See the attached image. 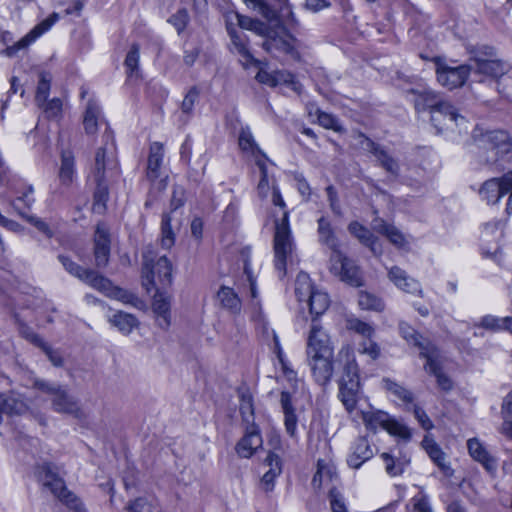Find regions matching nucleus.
I'll use <instances>...</instances> for the list:
<instances>
[{
  "label": "nucleus",
  "mask_w": 512,
  "mask_h": 512,
  "mask_svg": "<svg viewBox=\"0 0 512 512\" xmlns=\"http://www.w3.org/2000/svg\"><path fill=\"white\" fill-rule=\"evenodd\" d=\"M405 168L397 159L386 156V184L401 182Z\"/></svg>",
  "instance_id": "obj_48"
},
{
  "label": "nucleus",
  "mask_w": 512,
  "mask_h": 512,
  "mask_svg": "<svg viewBox=\"0 0 512 512\" xmlns=\"http://www.w3.org/2000/svg\"><path fill=\"white\" fill-rule=\"evenodd\" d=\"M389 279L400 290L423 297V290L420 282L410 276L399 267H392L389 271Z\"/></svg>",
  "instance_id": "obj_21"
},
{
  "label": "nucleus",
  "mask_w": 512,
  "mask_h": 512,
  "mask_svg": "<svg viewBox=\"0 0 512 512\" xmlns=\"http://www.w3.org/2000/svg\"><path fill=\"white\" fill-rule=\"evenodd\" d=\"M467 445L469 453L473 459L480 462L487 470L495 469V460L490 457L485 447L477 439L468 440Z\"/></svg>",
  "instance_id": "obj_36"
},
{
  "label": "nucleus",
  "mask_w": 512,
  "mask_h": 512,
  "mask_svg": "<svg viewBox=\"0 0 512 512\" xmlns=\"http://www.w3.org/2000/svg\"><path fill=\"white\" fill-rule=\"evenodd\" d=\"M265 463L269 466V470L262 476L260 485L265 492H270L274 488L276 477L282 471V465L279 456L273 452L267 455Z\"/></svg>",
  "instance_id": "obj_27"
},
{
  "label": "nucleus",
  "mask_w": 512,
  "mask_h": 512,
  "mask_svg": "<svg viewBox=\"0 0 512 512\" xmlns=\"http://www.w3.org/2000/svg\"><path fill=\"white\" fill-rule=\"evenodd\" d=\"M110 234L103 223H99L94 234V258L97 268L108 265L110 256Z\"/></svg>",
  "instance_id": "obj_16"
},
{
  "label": "nucleus",
  "mask_w": 512,
  "mask_h": 512,
  "mask_svg": "<svg viewBox=\"0 0 512 512\" xmlns=\"http://www.w3.org/2000/svg\"><path fill=\"white\" fill-rule=\"evenodd\" d=\"M471 70V66L468 65L452 67L442 61H436L437 81L441 86L448 90H453L463 86L467 81Z\"/></svg>",
  "instance_id": "obj_11"
},
{
  "label": "nucleus",
  "mask_w": 512,
  "mask_h": 512,
  "mask_svg": "<svg viewBox=\"0 0 512 512\" xmlns=\"http://www.w3.org/2000/svg\"><path fill=\"white\" fill-rule=\"evenodd\" d=\"M101 120V110L93 100H89L83 117V125L86 134L93 135L96 133L98 123Z\"/></svg>",
  "instance_id": "obj_38"
},
{
  "label": "nucleus",
  "mask_w": 512,
  "mask_h": 512,
  "mask_svg": "<svg viewBox=\"0 0 512 512\" xmlns=\"http://www.w3.org/2000/svg\"><path fill=\"white\" fill-rule=\"evenodd\" d=\"M401 183H404L413 189H419L425 184V172L420 167L413 169L405 168Z\"/></svg>",
  "instance_id": "obj_46"
},
{
  "label": "nucleus",
  "mask_w": 512,
  "mask_h": 512,
  "mask_svg": "<svg viewBox=\"0 0 512 512\" xmlns=\"http://www.w3.org/2000/svg\"><path fill=\"white\" fill-rule=\"evenodd\" d=\"M82 281L109 298L119 300L133 307L142 305V301L135 294L114 286L108 278L94 270L88 269Z\"/></svg>",
  "instance_id": "obj_8"
},
{
  "label": "nucleus",
  "mask_w": 512,
  "mask_h": 512,
  "mask_svg": "<svg viewBox=\"0 0 512 512\" xmlns=\"http://www.w3.org/2000/svg\"><path fill=\"white\" fill-rule=\"evenodd\" d=\"M503 234V224L500 221H495L493 223H488L485 225L482 237L483 241H489L491 236H494L496 239H499Z\"/></svg>",
  "instance_id": "obj_63"
},
{
  "label": "nucleus",
  "mask_w": 512,
  "mask_h": 512,
  "mask_svg": "<svg viewBox=\"0 0 512 512\" xmlns=\"http://www.w3.org/2000/svg\"><path fill=\"white\" fill-rule=\"evenodd\" d=\"M262 443L258 428L252 424L247 427L245 435L237 443L236 451L240 457L250 458L262 446Z\"/></svg>",
  "instance_id": "obj_18"
},
{
  "label": "nucleus",
  "mask_w": 512,
  "mask_h": 512,
  "mask_svg": "<svg viewBox=\"0 0 512 512\" xmlns=\"http://www.w3.org/2000/svg\"><path fill=\"white\" fill-rule=\"evenodd\" d=\"M504 422L502 424V433L512 438V391L505 397L502 405Z\"/></svg>",
  "instance_id": "obj_50"
},
{
  "label": "nucleus",
  "mask_w": 512,
  "mask_h": 512,
  "mask_svg": "<svg viewBox=\"0 0 512 512\" xmlns=\"http://www.w3.org/2000/svg\"><path fill=\"white\" fill-rule=\"evenodd\" d=\"M366 428L372 432L384 428V413L382 411H367L362 413Z\"/></svg>",
  "instance_id": "obj_51"
},
{
  "label": "nucleus",
  "mask_w": 512,
  "mask_h": 512,
  "mask_svg": "<svg viewBox=\"0 0 512 512\" xmlns=\"http://www.w3.org/2000/svg\"><path fill=\"white\" fill-rule=\"evenodd\" d=\"M103 145L97 148L91 175L94 181H110L119 175V164L112 131L107 127L102 134Z\"/></svg>",
  "instance_id": "obj_3"
},
{
  "label": "nucleus",
  "mask_w": 512,
  "mask_h": 512,
  "mask_svg": "<svg viewBox=\"0 0 512 512\" xmlns=\"http://www.w3.org/2000/svg\"><path fill=\"white\" fill-rule=\"evenodd\" d=\"M386 432L397 439L399 448H404L412 437L411 429L401 420L386 413Z\"/></svg>",
  "instance_id": "obj_26"
},
{
  "label": "nucleus",
  "mask_w": 512,
  "mask_h": 512,
  "mask_svg": "<svg viewBox=\"0 0 512 512\" xmlns=\"http://www.w3.org/2000/svg\"><path fill=\"white\" fill-rule=\"evenodd\" d=\"M491 142V156L486 158V161H496L499 154H504L509 151V137L506 132L501 130L490 131Z\"/></svg>",
  "instance_id": "obj_35"
},
{
  "label": "nucleus",
  "mask_w": 512,
  "mask_h": 512,
  "mask_svg": "<svg viewBox=\"0 0 512 512\" xmlns=\"http://www.w3.org/2000/svg\"><path fill=\"white\" fill-rule=\"evenodd\" d=\"M240 413L247 424H253L254 407L252 397L249 393H242L240 396Z\"/></svg>",
  "instance_id": "obj_54"
},
{
  "label": "nucleus",
  "mask_w": 512,
  "mask_h": 512,
  "mask_svg": "<svg viewBox=\"0 0 512 512\" xmlns=\"http://www.w3.org/2000/svg\"><path fill=\"white\" fill-rule=\"evenodd\" d=\"M189 16L185 9L177 11L176 14L172 15L169 22L176 28L178 33H181L188 23Z\"/></svg>",
  "instance_id": "obj_64"
},
{
  "label": "nucleus",
  "mask_w": 512,
  "mask_h": 512,
  "mask_svg": "<svg viewBox=\"0 0 512 512\" xmlns=\"http://www.w3.org/2000/svg\"><path fill=\"white\" fill-rule=\"evenodd\" d=\"M334 355H309L307 356L313 379L322 386L328 384L333 376Z\"/></svg>",
  "instance_id": "obj_15"
},
{
  "label": "nucleus",
  "mask_w": 512,
  "mask_h": 512,
  "mask_svg": "<svg viewBox=\"0 0 512 512\" xmlns=\"http://www.w3.org/2000/svg\"><path fill=\"white\" fill-rule=\"evenodd\" d=\"M494 55L493 48L483 47L482 50L474 52L472 61L474 66H471L477 73L483 74L492 78H500L510 71V66L497 59H492Z\"/></svg>",
  "instance_id": "obj_9"
},
{
  "label": "nucleus",
  "mask_w": 512,
  "mask_h": 512,
  "mask_svg": "<svg viewBox=\"0 0 512 512\" xmlns=\"http://www.w3.org/2000/svg\"><path fill=\"white\" fill-rule=\"evenodd\" d=\"M317 119L319 124L326 129H332L335 131L340 130L338 120L332 114L317 110Z\"/></svg>",
  "instance_id": "obj_61"
},
{
  "label": "nucleus",
  "mask_w": 512,
  "mask_h": 512,
  "mask_svg": "<svg viewBox=\"0 0 512 512\" xmlns=\"http://www.w3.org/2000/svg\"><path fill=\"white\" fill-rule=\"evenodd\" d=\"M139 50V45L133 44L125 58V66L129 76L138 74Z\"/></svg>",
  "instance_id": "obj_57"
},
{
  "label": "nucleus",
  "mask_w": 512,
  "mask_h": 512,
  "mask_svg": "<svg viewBox=\"0 0 512 512\" xmlns=\"http://www.w3.org/2000/svg\"><path fill=\"white\" fill-rule=\"evenodd\" d=\"M142 277L143 286L148 292L156 287V277L160 284L168 286L172 282V264L165 256L155 261L152 247L147 246L143 251Z\"/></svg>",
  "instance_id": "obj_5"
},
{
  "label": "nucleus",
  "mask_w": 512,
  "mask_h": 512,
  "mask_svg": "<svg viewBox=\"0 0 512 512\" xmlns=\"http://www.w3.org/2000/svg\"><path fill=\"white\" fill-rule=\"evenodd\" d=\"M52 407L58 413H65L74 417L81 416V409L78 401L71 396L66 389L60 388L57 394L52 397Z\"/></svg>",
  "instance_id": "obj_23"
},
{
  "label": "nucleus",
  "mask_w": 512,
  "mask_h": 512,
  "mask_svg": "<svg viewBox=\"0 0 512 512\" xmlns=\"http://www.w3.org/2000/svg\"><path fill=\"white\" fill-rule=\"evenodd\" d=\"M238 144L241 151L256 165L264 163L267 160L266 154L260 149L255 142L254 137L248 127L242 128L239 133Z\"/></svg>",
  "instance_id": "obj_20"
},
{
  "label": "nucleus",
  "mask_w": 512,
  "mask_h": 512,
  "mask_svg": "<svg viewBox=\"0 0 512 512\" xmlns=\"http://www.w3.org/2000/svg\"><path fill=\"white\" fill-rule=\"evenodd\" d=\"M58 20V14L53 13L48 18L44 19L40 22L34 29L27 34L24 38L18 41L15 45L7 47L4 50L5 55L8 57H13L16 55L17 51L27 47L31 42H33L37 37L48 31Z\"/></svg>",
  "instance_id": "obj_17"
},
{
  "label": "nucleus",
  "mask_w": 512,
  "mask_h": 512,
  "mask_svg": "<svg viewBox=\"0 0 512 512\" xmlns=\"http://www.w3.org/2000/svg\"><path fill=\"white\" fill-rule=\"evenodd\" d=\"M409 463L410 456L404 448H399L397 454L393 451L386 453V472L392 476L402 474Z\"/></svg>",
  "instance_id": "obj_29"
},
{
  "label": "nucleus",
  "mask_w": 512,
  "mask_h": 512,
  "mask_svg": "<svg viewBox=\"0 0 512 512\" xmlns=\"http://www.w3.org/2000/svg\"><path fill=\"white\" fill-rule=\"evenodd\" d=\"M247 6L257 10L267 21L272 22L277 18L276 12L263 0H244Z\"/></svg>",
  "instance_id": "obj_55"
},
{
  "label": "nucleus",
  "mask_w": 512,
  "mask_h": 512,
  "mask_svg": "<svg viewBox=\"0 0 512 512\" xmlns=\"http://www.w3.org/2000/svg\"><path fill=\"white\" fill-rule=\"evenodd\" d=\"M474 145L479 149L486 152H491L490 131H483L481 128L476 127L472 134Z\"/></svg>",
  "instance_id": "obj_56"
},
{
  "label": "nucleus",
  "mask_w": 512,
  "mask_h": 512,
  "mask_svg": "<svg viewBox=\"0 0 512 512\" xmlns=\"http://www.w3.org/2000/svg\"><path fill=\"white\" fill-rule=\"evenodd\" d=\"M199 92L196 88H191L188 93L185 95L182 104L181 111L183 114L189 116L195 106V103L198 99Z\"/></svg>",
  "instance_id": "obj_59"
},
{
  "label": "nucleus",
  "mask_w": 512,
  "mask_h": 512,
  "mask_svg": "<svg viewBox=\"0 0 512 512\" xmlns=\"http://www.w3.org/2000/svg\"><path fill=\"white\" fill-rule=\"evenodd\" d=\"M294 292L298 302L304 303L308 307L313 320L323 315L330 305L328 294L317 289L305 272H300L297 275Z\"/></svg>",
  "instance_id": "obj_4"
},
{
  "label": "nucleus",
  "mask_w": 512,
  "mask_h": 512,
  "mask_svg": "<svg viewBox=\"0 0 512 512\" xmlns=\"http://www.w3.org/2000/svg\"><path fill=\"white\" fill-rule=\"evenodd\" d=\"M74 156L70 151H63L61 155V167L59 178L64 185L72 183L74 178Z\"/></svg>",
  "instance_id": "obj_44"
},
{
  "label": "nucleus",
  "mask_w": 512,
  "mask_h": 512,
  "mask_svg": "<svg viewBox=\"0 0 512 512\" xmlns=\"http://www.w3.org/2000/svg\"><path fill=\"white\" fill-rule=\"evenodd\" d=\"M351 234L357 237L364 245L370 247L371 251L381 256L383 253L382 243L375 238L365 227L358 222H352L348 227Z\"/></svg>",
  "instance_id": "obj_28"
},
{
  "label": "nucleus",
  "mask_w": 512,
  "mask_h": 512,
  "mask_svg": "<svg viewBox=\"0 0 512 512\" xmlns=\"http://www.w3.org/2000/svg\"><path fill=\"white\" fill-rule=\"evenodd\" d=\"M508 192L509 185L506 183L503 176L501 178H491L485 181L479 190V195L487 204H495Z\"/></svg>",
  "instance_id": "obj_19"
},
{
  "label": "nucleus",
  "mask_w": 512,
  "mask_h": 512,
  "mask_svg": "<svg viewBox=\"0 0 512 512\" xmlns=\"http://www.w3.org/2000/svg\"><path fill=\"white\" fill-rule=\"evenodd\" d=\"M109 322L125 335L130 334L138 326V320L134 315L121 311L110 317Z\"/></svg>",
  "instance_id": "obj_42"
},
{
  "label": "nucleus",
  "mask_w": 512,
  "mask_h": 512,
  "mask_svg": "<svg viewBox=\"0 0 512 512\" xmlns=\"http://www.w3.org/2000/svg\"><path fill=\"white\" fill-rule=\"evenodd\" d=\"M424 358L426 359V364L424 366L425 370L436 377L437 384L442 390L449 391L453 384L452 380L441 371L440 350L436 348L435 350H432L431 353L427 354Z\"/></svg>",
  "instance_id": "obj_22"
},
{
  "label": "nucleus",
  "mask_w": 512,
  "mask_h": 512,
  "mask_svg": "<svg viewBox=\"0 0 512 512\" xmlns=\"http://www.w3.org/2000/svg\"><path fill=\"white\" fill-rule=\"evenodd\" d=\"M217 299L222 308L233 315H238L242 309V302L234 290L227 286H221L217 292Z\"/></svg>",
  "instance_id": "obj_30"
},
{
  "label": "nucleus",
  "mask_w": 512,
  "mask_h": 512,
  "mask_svg": "<svg viewBox=\"0 0 512 512\" xmlns=\"http://www.w3.org/2000/svg\"><path fill=\"white\" fill-rule=\"evenodd\" d=\"M405 92L406 97L413 103L418 113L429 111L430 115L443 98L440 93L421 83L407 89Z\"/></svg>",
  "instance_id": "obj_13"
},
{
  "label": "nucleus",
  "mask_w": 512,
  "mask_h": 512,
  "mask_svg": "<svg viewBox=\"0 0 512 512\" xmlns=\"http://www.w3.org/2000/svg\"><path fill=\"white\" fill-rule=\"evenodd\" d=\"M97 187L94 193L93 210L96 213H103L106 209V202L109 198V181H95Z\"/></svg>",
  "instance_id": "obj_45"
},
{
  "label": "nucleus",
  "mask_w": 512,
  "mask_h": 512,
  "mask_svg": "<svg viewBox=\"0 0 512 512\" xmlns=\"http://www.w3.org/2000/svg\"><path fill=\"white\" fill-rule=\"evenodd\" d=\"M45 115L50 119L58 118L62 113V101L59 98H53L43 106Z\"/></svg>",
  "instance_id": "obj_60"
},
{
  "label": "nucleus",
  "mask_w": 512,
  "mask_h": 512,
  "mask_svg": "<svg viewBox=\"0 0 512 512\" xmlns=\"http://www.w3.org/2000/svg\"><path fill=\"white\" fill-rule=\"evenodd\" d=\"M58 259L68 273L82 281L88 269L78 265L67 256L59 255Z\"/></svg>",
  "instance_id": "obj_58"
},
{
  "label": "nucleus",
  "mask_w": 512,
  "mask_h": 512,
  "mask_svg": "<svg viewBox=\"0 0 512 512\" xmlns=\"http://www.w3.org/2000/svg\"><path fill=\"white\" fill-rule=\"evenodd\" d=\"M280 403L284 412V424L287 433L294 436L296 432L297 417L291 406V396L288 392L283 391L280 397Z\"/></svg>",
  "instance_id": "obj_41"
},
{
  "label": "nucleus",
  "mask_w": 512,
  "mask_h": 512,
  "mask_svg": "<svg viewBox=\"0 0 512 512\" xmlns=\"http://www.w3.org/2000/svg\"><path fill=\"white\" fill-rule=\"evenodd\" d=\"M244 273L246 274L247 280H248L249 285H250V295H251V298H252V306H253V309H254V312H253V315H252V319L254 321L259 322V323H264V316H263L262 311H261L260 301L257 299L258 298V291H257V287H256V279L252 275L249 263L247 261L244 264Z\"/></svg>",
  "instance_id": "obj_40"
},
{
  "label": "nucleus",
  "mask_w": 512,
  "mask_h": 512,
  "mask_svg": "<svg viewBox=\"0 0 512 512\" xmlns=\"http://www.w3.org/2000/svg\"><path fill=\"white\" fill-rule=\"evenodd\" d=\"M386 239L399 250H408L410 238L395 226L386 225Z\"/></svg>",
  "instance_id": "obj_47"
},
{
  "label": "nucleus",
  "mask_w": 512,
  "mask_h": 512,
  "mask_svg": "<svg viewBox=\"0 0 512 512\" xmlns=\"http://www.w3.org/2000/svg\"><path fill=\"white\" fill-rule=\"evenodd\" d=\"M474 326L494 333L509 330L512 334V317L486 315L482 317L479 322L475 323Z\"/></svg>",
  "instance_id": "obj_33"
},
{
  "label": "nucleus",
  "mask_w": 512,
  "mask_h": 512,
  "mask_svg": "<svg viewBox=\"0 0 512 512\" xmlns=\"http://www.w3.org/2000/svg\"><path fill=\"white\" fill-rule=\"evenodd\" d=\"M337 479L335 466L326 460H318L317 471L313 477L312 483L316 487H321L324 483L332 482Z\"/></svg>",
  "instance_id": "obj_39"
},
{
  "label": "nucleus",
  "mask_w": 512,
  "mask_h": 512,
  "mask_svg": "<svg viewBox=\"0 0 512 512\" xmlns=\"http://www.w3.org/2000/svg\"><path fill=\"white\" fill-rule=\"evenodd\" d=\"M329 498L332 512H348L342 495L335 488L330 489Z\"/></svg>",
  "instance_id": "obj_62"
},
{
  "label": "nucleus",
  "mask_w": 512,
  "mask_h": 512,
  "mask_svg": "<svg viewBox=\"0 0 512 512\" xmlns=\"http://www.w3.org/2000/svg\"><path fill=\"white\" fill-rule=\"evenodd\" d=\"M34 201L33 188L29 186L21 193L20 196L13 200L12 206L22 217H25L27 215L22 212V207L30 208Z\"/></svg>",
  "instance_id": "obj_53"
},
{
  "label": "nucleus",
  "mask_w": 512,
  "mask_h": 512,
  "mask_svg": "<svg viewBox=\"0 0 512 512\" xmlns=\"http://www.w3.org/2000/svg\"><path fill=\"white\" fill-rule=\"evenodd\" d=\"M430 121L438 133L454 131L457 128L461 133L468 128L466 117L460 113L457 107L444 98L441 99L435 110H432Z\"/></svg>",
  "instance_id": "obj_7"
},
{
  "label": "nucleus",
  "mask_w": 512,
  "mask_h": 512,
  "mask_svg": "<svg viewBox=\"0 0 512 512\" xmlns=\"http://www.w3.org/2000/svg\"><path fill=\"white\" fill-rule=\"evenodd\" d=\"M153 311L159 317V326L167 328L170 325V297L157 292L154 296Z\"/></svg>",
  "instance_id": "obj_34"
},
{
  "label": "nucleus",
  "mask_w": 512,
  "mask_h": 512,
  "mask_svg": "<svg viewBox=\"0 0 512 512\" xmlns=\"http://www.w3.org/2000/svg\"><path fill=\"white\" fill-rule=\"evenodd\" d=\"M163 145L155 142L150 146V153L147 164V177L149 180H156L160 177V167L163 161Z\"/></svg>",
  "instance_id": "obj_32"
},
{
  "label": "nucleus",
  "mask_w": 512,
  "mask_h": 512,
  "mask_svg": "<svg viewBox=\"0 0 512 512\" xmlns=\"http://www.w3.org/2000/svg\"><path fill=\"white\" fill-rule=\"evenodd\" d=\"M40 477L45 487H48L51 492L57 496L61 501L65 502L67 506L73 509L75 512H86L82 507V503L68 491L63 481L53 474L48 466L42 467Z\"/></svg>",
  "instance_id": "obj_12"
},
{
  "label": "nucleus",
  "mask_w": 512,
  "mask_h": 512,
  "mask_svg": "<svg viewBox=\"0 0 512 512\" xmlns=\"http://www.w3.org/2000/svg\"><path fill=\"white\" fill-rule=\"evenodd\" d=\"M399 329L403 338L419 349L421 357H425L437 348L431 341L423 338L407 323H401Z\"/></svg>",
  "instance_id": "obj_25"
},
{
  "label": "nucleus",
  "mask_w": 512,
  "mask_h": 512,
  "mask_svg": "<svg viewBox=\"0 0 512 512\" xmlns=\"http://www.w3.org/2000/svg\"><path fill=\"white\" fill-rule=\"evenodd\" d=\"M307 356L334 355V346L328 333L312 319V325L307 338Z\"/></svg>",
  "instance_id": "obj_14"
},
{
  "label": "nucleus",
  "mask_w": 512,
  "mask_h": 512,
  "mask_svg": "<svg viewBox=\"0 0 512 512\" xmlns=\"http://www.w3.org/2000/svg\"><path fill=\"white\" fill-rule=\"evenodd\" d=\"M374 454L366 437H359L351 447V453L348 456L347 463L350 467L358 469L365 461Z\"/></svg>",
  "instance_id": "obj_24"
},
{
  "label": "nucleus",
  "mask_w": 512,
  "mask_h": 512,
  "mask_svg": "<svg viewBox=\"0 0 512 512\" xmlns=\"http://www.w3.org/2000/svg\"><path fill=\"white\" fill-rule=\"evenodd\" d=\"M185 202V191L181 186H174L170 201V211L164 213L161 221V246L170 249L175 243L176 232L181 226V217L177 210Z\"/></svg>",
  "instance_id": "obj_6"
},
{
  "label": "nucleus",
  "mask_w": 512,
  "mask_h": 512,
  "mask_svg": "<svg viewBox=\"0 0 512 512\" xmlns=\"http://www.w3.org/2000/svg\"><path fill=\"white\" fill-rule=\"evenodd\" d=\"M318 237L319 242L328 246L332 250V253L335 252V250H339L338 240L334 234L331 224L324 217H321L318 220Z\"/></svg>",
  "instance_id": "obj_43"
},
{
  "label": "nucleus",
  "mask_w": 512,
  "mask_h": 512,
  "mask_svg": "<svg viewBox=\"0 0 512 512\" xmlns=\"http://www.w3.org/2000/svg\"><path fill=\"white\" fill-rule=\"evenodd\" d=\"M51 77L47 73H41L38 82L35 101L39 107H42L47 102V97L50 91Z\"/></svg>",
  "instance_id": "obj_52"
},
{
  "label": "nucleus",
  "mask_w": 512,
  "mask_h": 512,
  "mask_svg": "<svg viewBox=\"0 0 512 512\" xmlns=\"http://www.w3.org/2000/svg\"><path fill=\"white\" fill-rule=\"evenodd\" d=\"M421 445L426 453L429 455L430 459L443 471L447 472L450 468L446 463L445 453L439 447V445L430 437V435H425Z\"/></svg>",
  "instance_id": "obj_31"
},
{
  "label": "nucleus",
  "mask_w": 512,
  "mask_h": 512,
  "mask_svg": "<svg viewBox=\"0 0 512 512\" xmlns=\"http://www.w3.org/2000/svg\"><path fill=\"white\" fill-rule=\"evenodd\" d=\"M330 271L341 281L358 287L362 284L361 273L355 263L347 258L340 250H335L330 257Z\"/></svg>",
  "instance_id": "obj_10"
},
{
  "label": "nucleus",
  "mask_w": 512,
  "mask_h": 512,
  "mask_svg": "<svg viewBox=\"0 0 512 512\" xmlns=\"http://www.w3.org/2000/svg\"><path fill=\"white\" fill-rule=\"evenodd\" d=\"M337 362L341 366L338 380V397L348 412L356 408L360 391L359 368L351 346L344 345L338 352Z\"/></svg>",
  "instance_id": "obj_1"
},
{
  "label": "nucleus",
  "mask_w": 512,
  "mask_h": 512,
  "mask_svg": "<svg viewBox=\"0 0 512 512\" xmlns=\"http://www.w3.org/2000/svg\"><path fill=\"white\" fill-rule=\"evenodd\" d=\"M274 266L279 277L287 274V269L297 261L296 245L288 221V212L284 211L280 220L275 221L273 239Z\"/></svg>",
  "instance_id": "obj_2"
},
{
  "label": "nucleus",
  "mask_w": 512,
  "mask_h": 512,
  "mask_svg": "<svg viewBox=\"0 0 512 512\" xmlns=\"http://www.w3.org/2000/svg\"><path fill=\"white\" fill-rule=\"evenodd\" d=\"M227 30L231 39V50L242 56L247 63L251 62L252 55L247 48L246 35L243 32L238 31L230 26L227 27Z\"/></svg>",
  "instance_id": "obj_37"
},
{
  "label": "nucleus",
  "mask_w": 512,
  "mask_h": 512,
  "mask_svg": "<svg viewBox=\"0 0 512 512\" xmlns=\"http://www.w3.org/2000/svg\"><path fill=\"white\" fill-rule=\"evenodd\" d=\"M386 390L389 391L394 397L395 401L399 400L405 405H409L413 402V394L405 387L389 381L386 379Z\"/></svg>",
  "instance_id": "obj_49"
}]
</instances>
